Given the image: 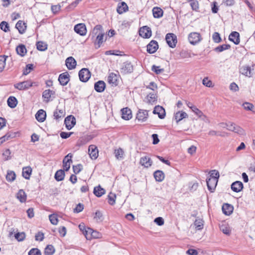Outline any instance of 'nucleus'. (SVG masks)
<instances>
[{"instance_id": "f257e3e1", "label": "nucleus", "mask_w": 255, "mask_h": 255, "mask_svg": "<svg viewBox=\"0 0 255 255\" xmlns=\"http://www.w3.org/2000/svg\"><path fill=\"white\" fill-rule=\"evenodd\" d=\"M90 36L92 39L95 38L94 40L95 45L98 46L97 48H99L104 41L105 33L103 27L101 25H96L92 31Z\"/></svg>"}, {"instance_id": "f03ea898", "label": "nucleus", "mask_w": 255, "mask_h": 255, "mask_svg": "<svg viewBox=\"0 0 255 255\" xmlns=\"http://www.w3.org/2000/svg\"><path fill=\"white\" fill-rule=\"evenodd\" d=\"M91 72L87 68H82L79 72L80 80L82 82H86L91 77Z\"/></svg>"}, {"instance_id": "7ed1b4c3", "label": "nucleus", "mask_w": 255, "mask_h": 255, "mask_svg": "<svg viewBox=\"0 0 255 255\" xmlns=\"http://www.w3.org/2000/svg\"><path fill=\"white\" fill-rule=\"evenodd\" d=\"M165 39L167 43L170 47L174 48L177 42V37L172 33H169L166 35Z\"/></svg>"}, {"instance_id": "20e7f679", "label": "nucleus", "mask_w": 255, "mask_h": 255, "mask_svg": "<svg viewBox=\"0 0 255 255\" xmlns=\"http://www.w3.org/2000/svg\"><path fill=\"white\" fill-rule=\"evenodd\" d=\"M201 39L202 37L199 33L194 32H191L189 34L188 40L189 42L192 45L198 43Z\"/></svg>"}, {"instance_id": "39448f33", "label": "nucleus", "mask_w": 255, "mask_h": 255, "mask_svg": "<svg viewBox=\"0 0 255 255\" xmlns=\"http://www.w3.org/2000/svg\"><path fill=\"white\" fill-rule=\"evenodd\" d=\"M32 86V82L31 81H25L15 84L14 87L19 90H25L29 89Z\"/></svg>"}, {"instance_id": "423d86ee", "label": "nucleus", "mask_w": 255, "mask_h": 255, "mask_svg": "<svg viewBox=\"0 0 255 255\" xmlns=\"http://www.w3.org/2000/svg\"><path fill=\"white\" fill-rule=\"evenodd\" d=\"M73 154L71 153H68L65 156L63 160V167L64 171H68L70 168L71 163L72 162V158Z\"/></svg>"}, {"instance_id": "0eeeda50", "label": "nucleus", "mask_w": 255, "mask_h": 255, "mask_svg": "<svg viewBox=\"0 0 255 255\" xmlns=\"http://www.w3.org/2000/svg\"><path fill=\"white\" fill-rule=\"evenodd\" d=\"M120 71L123 74L130 73L133 71V66L130 62H126L122 64Z\"/></svg>"}, {"instance_id": "6e6552de", "label": "nucleus", "mask_w": 255, "mask_h": 255, "mask_svg": "<svg viewBox=\"0 0 255 255\" xmlns=\"http://www.w3.org/2000/svg\"><path fill=\"white\" fill-rule=\"evenodd\" d=\"M64 123L66 128L70 130L75 125L76 119L72 115L68 116L65 118Z\"/></svg>"}, {"instance_id": "1a4fd4ad", "label": "nucleus", "mask_w": 255, "mask_h": 255, "mask_svg": "<svg viewBox=\"0 0 255 255\" xmlns=\"http://www.w3.org/2000/svg\"><path fill=\"white\" fill-rule=\"evenodd\" d=\"M151 33L150 28L147 26H143L139 30V35L144 38H149L151 36Z\"/></svg>"}, {"instance_id": "9d476101", "label": "nucleus", "mask_w": 255, "mask_h": 255, "mask_svg": "<svg viewBox=\"0 0 255 255\" xmlns=\"http://www.w3.org/2000/svg\"><path fill=\"white\" fill-rule=\"evenodd\" d=\"M158 48V44L155 40H151L147 45V51L150 54L155 53Z\"/></svg>"}, {"instance_id": "9b49d317", "label": "nucleus", "mask_w": 255, "mask_h": 255, "mask_svg": "<svg viewBox=\"0 0 255 255\" xmlns=\"http://www.w3.org/2000/svg\"><path fill=\"white\" fill-rule=\"evenodd\" d=\"M218 180L209 177L206 179L207 185L208 190L211 192H213L217 185Z\"/></svg>"}, {"instance_id": "f8f14e48", "label": "nucleus", "mask_w": 255, "mask_h": 255, "mask_svg": "<svg viewBox=\"0 0 255 255\" xmlns=\"http://www.w3.org/2000/svg\"><path fill=\"white\" fill-rule=\"evenodd\" d=\"M75 31L80 35H85L87 33V29L84 23H79L74 26Z\"/></svg>"}, {"instance_id": "ddd939ff", "label": "nucleus", "mask_w": 255, "mask_h": 255, "mask_svg": "<svg viewBox=\"0 0 255 255\" xmlns=\"http://www.w3.org/2000/svg\"><path fill=\"white\" fill-rule=\"evenodd\" d=\"M58 81L62 86L66 85L70 81V75L67 72L63 73L59 75Z\"/></svg>"}, {"instance_id": "4468645a", "label": "nucleus", "mask_w": 255, "mask_h": 255, "mask_svg": "<svg viewBox=\"0 0 255 255\" xmlns=\"http://www.w3.org/2000/svg\"><path fill=\"white\" fill-rule=\"evenodd\" d=\"M240 72L242 75L251 77L253 76V72L251 68L248 65H243L240 67Z\"/></svg>"}, {"instance_id": "2eb2a0df", "label": "nucleus", "mask_w": 255, "mask_h": 255, "mask_svg": "<svg viewBox=\"0 0 255 255\" xmlns=\"http://www.w3.org/2000/svg\"><path fill=\"white\" fill-rule=\"evenodd\" d=\"M89 154L92 159H96L98 156V150L96 145L92 144L89 146Z\"/></svg>"}, {"instance_id": "dca6fc26", "label": "nucleus", "mask_w": 255, "mask_h": 255, "mask_svg": "<svg viewBox=\"0 0 255 255\" xmlns=\"http://www.w3.org/2000/svg\"><path fill=\"white\" fill-rule=\"evenodd\" d=\"M154 114H157L159 118L163 119L165 117V111L164 108L160 106H157L153 111Z\"/></svg>"}, {"instance_id": "f3484780", "label": "nucleus", "mask_w": 255, "mask_h": 255, "mask_svg": "<svg viewBox=\"0 0 255 255\" xmlns=\"http://www.w3.org/2000/svg\"><path fill=\"white\" fill-rule=\"evenodd\" d=\"M148 116L147 111L139 110L136 114V119L139 121L144 122L146 121Z\"/></svg>"}, {"instance_id": "a211bd4d", "label": "nucleus", "mask_w": 255, "mask_h": 255, "mask_svg": "<svg viewBox=\"0 0 255 255\" xmlns=\"http://www.w3.org/2000/svg\"><path fill=\"white\" fill-rule=\"evenodd\" d=\"M76 64V61L73 57H69L66 59L65 64L69 70L74 69Z\"/></svg>"}, {"instance_id": "6ab92c4d", "label": "nucleus", "mask_w": 255, "mask_h": 255, "mask_svg": "<svg viewBox=\"0 0 255 255\" xmlns=\"http://www.w3.org/2000/svg\"><path fill=\"white\" fill-rule=\"evenodd\" d=\"M229 39L233 42L234 44L238 45L240 43V34L236 31L232 32L229 36Z\"/></svg>"}, {"instance_id": "aec40b11", "label": "nucleus", "mask_w": 255, "mask_h": 255, "mask_svg": "<svg viewBox=\"0 0 255 255\" xmlns=\"http://www.w3.org/2000/svg\"><path fill=\"white\" fill-rule=\"evenodd\" d=\"M152 163L151 159L148 156L142 157L140 159V164L144 167L148 168L150 167Z\"/></svg>"}, {"instance_id": "412c9836", "label": "nucleus", "mask_w": 255, "mask_h": 255, "mask_svg": "<svg viewBox=\"0 0 255 255\" xmlns=\"http://www.w3.org/2000/svg\"><path fill=\"white\" fill-rule=\"evenodd\" d=\"M106 88V84L103 81H99L94 85L95 90L99 93L103 92Z\"/></svg>"}, {"instance_id": "4be33fe9", "label": "nucleus", "mask_w": 255, "mask_h": 255, "mask_svg": "<svg viewBox=\"0 0 255 255\" xmlns=\"http://www.w3.org/2000/svg\"><path fill=\"white\" fill-rule=\"evenodd\" d=\"M15 27L17 29L19 33L23 34L25 32L26 29V25L24 21L22 20H19L16 23Z\"/></svg>"}, {"instance_id": "5701e85b", "label": "nucleus", "mask_w": 255, "mask_h": 255, "mask_svg": "<svg viewBox=\"0 0 255 255\" xmlns=\"http://www.w3.org/2000/svg\"><path fill=\"white\" fill-rule=\"evenodd\" d=\"M243 188V184L241 181H235L231 185V189L236 192H239Z\"/></svg>"}, {"instance_id": "b1692460", "label": "nucleus", "mask_w": 255, "mask_h": 255, "mask_svg": "<svg viewBox=\"0 0 255 255\" xmlns=\"http://www.w3.org/2000/svg\"><path fill=\"white\" fill-rule=\"evenodd\" d=\"M46 117V112L43 110H39L35 115L36 119L39 122H43Z\"/></svg>"}, {"instance_id": "393cba45", "label": "nucleus", "mask_w": 255, "mask_h": 255, "mask_svg": "<svg viewBox=\"0 0 255 255\" xmlns=\"http://www.w3.org/2000/svg\"><path fill=\"white\" fill-rule=\"evenodd\" d=\"M55 92L51 90H45L42 93V97L44 99V101L48 103L50 101L51 96L54 94Z\"/></svg>"}, {"instance_id": "a878e982", "label": "nucleus", "mask_w": 255, "mask_h": 255, "mask_svg": "<svg viewBox=\"0 0 255 255\" xmlns=\"http://www.w3.org/2000/svg\"><path fill=\"white\" fill-rule=\"evenodd\" d=\"M222 211L226 215H231L233 211V207L230 204L225 203L222 206Z\"/></svg>"}, {"instance_id": "bb28decb", "label": "nucleus", "mask_w": 255, "mask_h": 255, "mask_svg": "<svg viewBox=\"0 0 255 255\" xmlns=\"http://www.w3.org/2000/svg\"><path fill=\"white\" fill-rule=\"evenodd\" d=\"M122 118L124 120H128L132 118V114L131 110L128 108H123L122 110Z\"/></svg>"}, {"instance_id": "cd10ccee", "label": "nucleus", "mask_w": 255, "mask_h": 255, "mask_svg": "<svg viewBox=\"0 0 255 255\" xmlns=\"http://www.w3.org/2000/svg\"><path fill=\"white\" fill-rule=\"evenodd\" d=\"M128 10V6L125 2L120 3L117 7V11L119 14H122Z\"/></svg>"}, {"instance_id": "c85d7f7f", "label": "nucleus", "mask_w": 255, "mask_h": 255, "mask_svg": "<svg viewBox=\"0 0 255 255\" xmlns=\"http://www.w3.org/2000/svg\"><path fill=\"white\" fill-rule=\"evenodd\" d=\"M154 177L156 181L161 182L164 179V173L161 170H156L154 173Z\"/></svg>"}, {"instance_id": "c756f323", "label": "nucleus", "mask_w": 255, "mask_h": 255, "mask_svg": "<svg viewBox=\"0 0 255 255\" xmlns=\"http://www.w3.org/2000/svg\"><path fill=\"white\" fill-rule=\"evenodd\" d=\"M32 173V168L30 166L24 167L22 168V176L26 179H29Z\"/></svg>"}, {"instance_id": "7c9ffc66", "label": "nucleus", "mask_w": 255, "mask_h": 255, "mask_svg": "<svg viewBox=\"0 0 255 255\" xmlns=\"http://www.w3.org/2000/svg\"><path fill=\"white\" fill-rule=\"evenodd\" d=\"M16 51L17 54L23 57L26 53L27 50L24 45L20 44L16 47Z\"/></svg>"}, {"instance_id": "2f4dec72", "label": "nucleus", "mask_w": 255, "mask_h": 255, "mask_svg": "<svg viewBox=\"0 0 255 255\" xmlns=\"http://www.w3.org/2000/svg\"><path fill=\"white\" fill-rule=\"evenodd\" d=\"M152 13L154 17L158 18L162 16L163 11L159 7H154L152 9Z\"/></svg>"}, {"instance_id": "473e14b6", "label": "nucleus", "mask_w": 255, "mask_h": 255, "mask_svg": "<svg viewBox=\"0 0 255 255\" xmlns=\"http://www.w3.org/2000/svg\"><path fill=\"white\" fill-rule=\"evenodd\" d=\"M187 114L183 111L178 112L174 115L175 120L177 123L184 118H187Z\"/></svg>"}, {"instance_id": "72a5a7b5", "label": "nucleus", "mask_w": 255, "mask_h": 255, "mask_svg": "<svg viewBox=\"0 0 255 255\" xmlns=\"http://www.w3.org/2000/svg\"><path fill=\"white\" fill-rule=\"evenodd\" d=\"M105 190L100 185L95 187L93 191L94 194L98 197H101L103 195L105 194Z\"/></svg>"}, {"instance_id": "f704fd0d", "label": "nucleus", "mask_w": 255, "mask_h": 255, "mask_svg": "<svg viewBox=\"0 0 255 255\" xmlns=\"http://www.w3.org/2000/svg\"><path fill=\"white\" fill-rule=\"evenodd\" d=\"M65 174L63 170L60 169L56 171L55 174V179L57 181H62L64 179Z\"/></svg>"}, {"instance_id": "c9c22d12", "label": "nucleus", "mask_w": 255, "mask_h": 255, "mask_svg": "<svg viewBox=\"0 0 255 255\" xmlns=\"http://www.w3.org/2000/svg\"><path fill=\"white\" fill-rule=\"evenodd\" d=\"M108 82L115 86L118 85V76L117 74L111 73L108 77Z\"/></svg>"}, {"instance_id": "e433bc0d", "label": "nucleus", "mask_w": 255, "mask_h": 255, "mask_svg": "<svg viewBox=\"0 0 255 255\" xmlns=\"http://www.w3.org/2000/svg\"><path fill=\"white\" fill-rule=\"evenodd\" d=\"M16 197L20 202L23 203L26 201V194L23 190L21 189L17 193Z\"/></svg>"}, {"instance_id": "4c0bfd02", "label": "nucleus", "mask_w": 255, "mask_h": 255, "mask_svg": "<svg viewBox=\"0 0 255 255\" xmlns=\"http://www.w3.org/2000/svg\"><path fill=\"white\" fill-rule=\"evenodd\" d=\"M8 106L11 108H14L17 104V100L13 96L9 97L7 101Z\"/></svg>"}, {"instance_id": "58836bf2", "label": "nucleus", "mask_w": 255, "mask_h": 255, "mask_svg": "<svg viewBox=\"0 0 255 255\" xmlns=\"http://www.w3.org/2000/svg\"><path fill=\"white\" fill-rule=\"evenodd\" d=\"M146 99L147 103L149 104H153L154 102H155L157 100V96L154 91L152 93H149L147 95Z\"/></svg>"}, {"instance_id": "ea45409f", "label": "nucleus", "mask_w": 255, "mask_h": 255, "mask_svg": "<svg viewBox=\"0 0 255 255\" xmlns=\"http://www.w3.org/2000/svg\"><path fill=\"white\" fill-rule=\"evenodd\" d=\"M220 230L225 234L230 235L231 233V230L227 224H222L220 226Z\"/></svg>"}, {"instance_id": "a19ab883", "label": "nucleus", "mask_w": 255, "mask_h": 255, "mask_svg": "<svg viewBox=\"0 0 255 255\" xmlns=\"http://www.w3.org/2000/svg\"><path fill=\"white\" fill-rule=\"evenodd\" d=\"M55 252V249L52 245H49L45 249L44 254L45 255H52Z\"/></svg>"}, {"instance_id": "79ce46f5", "label": "nucleus", "mask_w": 255, "mask_h": 255, "mask_svg": "<svg viewBox=\"0 0 255 255\" xmlns=\"http://www.w3.org/2000/svg\"><path fill=\"white\" fill-rule=\"evenodd\" d=\"M194 224L195 227V228L198 230H200L202 229L203 228V221L202 219H196Z\"/></svg>"}, {"instance_id": "37998d69", "label": "nucleus", "mask_w": 255, "mask_h": 255, "mask_svg": "<svg viewBox=\"0 0 255 255\" xmlns=\"http://www.w3.org/2000/svg\"><path fill=\"white\" fill-rule=\"evenodd\" d=\"M230 48L231 46L229 44H223L216 47L215 50L217 52H221L225 50L229 49Z\"/></svg>"}, {"instance_id": "c03bdc74", "label": "nucleus", "mask_w": 255, "mask_h": 255, "mask_svg": "<svg viewBox=\"0 0 255 255\" xmlns=\"http://www.w3.org/2000/svg\"><path fill=\"white\" fill-rule=\"evenodd\" d=\"M8 56L5 55H0V72L4 69L5 65V61Z\"/></svg>"}, {"instance_id": "a18cd8bd", "label": "nucleus", "mask_w": 255, "mask_h": 255, "mask_svg": "<svg viewBox=\"0 0 255 255\" xmlns=\"http://www.w3.org/2000/svg\"><path fill=\"white\" fill-rule=\"evenodd\" d=\"M36 46H37V49L38 50L41 51H45L47 48V45L45 43H44L42 41L37 42L36 43Z\"/></svg>"}, {"instance_id": "49530a36", "label": "nucleus", "mask_w": 255, "mask_h": 255, "mask_svg": "<svg viewBox=\"0 0 255 255\" xmlns=\"http://www.w3.org/2000/svg\"><path fill=\"white\" fill-rule=\"evenodd\" d=\"M65 113L62 110L56 109L54 112V116L56 120L63 117Z\"/></svg>"}, {"instance_id": "de8ad7c7", "label": "nucleus", "mask_w": 255, "mask_h": 255, "mask_svg": "<svg viewBox=\"0 0 255 255\" xmlns=\"http://www.w3.org/2000/svg\"><path fill=\"white\" fill-rule=\"evenodd\" d=\"M124 153V152L121 148H119L115 151V156L117 159H123Z\"/></svg>"}, {"instance_id": "09e8293b", "label": "nucleus", "mask_w": 255, "mask_h": 255, "mask_svg": "<svg viewBox=\"0 0 255 255\" xmlns=\"http://www.w3.org/2000/svg\"><path fill=\"white\" fill-rule=\"evenodd\" d=\"M6 179L8 181L12 182L15 179V174L14 172L12 171H9L7 172L6 176Z\"/></svg>"}, {"instance_id": "8fccbe9b", "label": "nucleus", "mask_w": 255, "mask_h": 255, "mask_svg": "<svg viewBox=\"0 0 255 255\" xmlns=\"http://www.w3.org/2000/svg\"><path fill=\"white\" fill-rule=\"evenodd\" d=\"M108 203L111 205H113L115 203L116 198V195L115 194L110 193L108 196Z\"/></svg>"}, {"instance_id": "3c124183", "label": "nucleus", "mask_w": 255, "mask_h": 255, "mask_svg": "<svg viewBox=\"0 0 255 255\" xmlns=\"http://www.w3.org/2000/svg\"><path fill=\"white\" fill-rule=\"evenodd\" d=\"M49 219L51 223L54 225L58 224V220L56 214H53L49 216Z\"/></svg>"}, {"instance_id": "603ef678", "label": "nucleus", "mask_w": 255, "mask_h": 255, "mask_svg": "<svg viewBox=\"0 0 255 255\" xmlns=\"http://www.w3.org/2000/svg\"><path fill=\"white\" fill-rule=\"evenodd\" d=\"M15 238L19 242L22 241L25 238V234L24 232L17 233L15 234Z\"/></svg>"}, {"instance_id": "864d4df0", "label": "nucleus", "mask_w": 255, "mask_h": 255, "mask_svg": "<svg viewBox=\"0 0 255 255\" xmlns=\"http://www.w3.org/2000/svg\"><path fill=\"white\" fill-rule=\"evenodd\" d=\"M0 27L1 29L4 32L9 31L8 24L5 21H2L0 24Z\"/></svg>"}, {"instance_id": "5fc2aeb1", "label": "nucleus", "mask_w": 255, "mask_h": 255, "mask_svg": "<svg viewBox=\"0 0 255 255\" xmlns=\"http://www.w3.org/2000/svg\"><path fill=\"white\" fill-rule=\"evenodd\" d=\"M73 169L74 173L75 174H77L83 169V166L81 164H77V165H73Z\"/></svg>"}, {"instance_id": "6e6d98bb", "label": "nucleus", "mask_w": 255, "mask_h": 255, "mask_svg": "<svg viewBox=\"0 0 255 255\" xmlns=\"http://www.w3.org/2000/svg\"><path fill=\"white\" fill-rule=\"evenodd\" d=\"M219 176H220L219 172L217 170H211L210 178H212L214 179H216V180H218Z\"/></svg>"}, {"instance_id": "4d7b16f0", "label": "nucleus", "mask_w": 255, "mask_h": 255, "mask_svg": "<svg viewBox=\"0 0 255 255\" xmlns=\"http://www.w3.org/2000/svg\"><path fill=\"white\" fill-rule=\"evenodd\" d=\"M151 70L156 74H159L164 71V69L160 68V66H157L155 65H153L152 66Z\"/></svg>"}, {"instance_id": "13d9d810", "label": "nucleus", "mask_w": 255, "mask_h": 255, "mask_svg": "<svg viewBox=\"0 0 255 255\" xmlns=\"http://www.w3.org/2000/svg\"><path fill=\"white\" fill-rule=\"evenodd\" d=\"M28 255H41V253L37 248H33L29 251Z\"/></svg>"}, {"instance_id": "bf43d9fd", "label": "nucleus", "mask_w": 255, "mask_h": 255, "mask_svg": "<svg viewBox=\"0 0 255 255\" xmlns=\"http://www.w3.org/2000/svg\"><path fill=\"white\" fill-rule=\"evenodd\" d=\"M212 38L213 41L216 43H219L221 41L220 34L217 32H215L213 33Z\"/></svg>"}, {"instance_id": "052dcab7", "label": "nucleus", "mask_w": 255, "mask_h": 255, "mask_svg": "<svg viewBox=\"0 0 255 255\" xmlns=\"http://www.w3.org/2000/svg\"><path fill=\"white\" fill-rule=\"evenodd\" d=\"M243 106L245 110L248 111H252L254 108L253 104L248 102L243 103Z\"/></svg>"}, {"instance_id": "680f3d73", "label": "nucleus", "mask_w": 255, "mask_h": 255, "mask_svg": "<svg viewBox=\"0 0 255 255\" xmlns=\"http://www.w3.org/2000/svg\"><path fill=\"white\" fill-rule=\"evenodd\" d=\"M94 219L97 221H102L103 220L102 213L100 211H97L95 213Z\"/></svg>"}, {"instance_id": "e2e57ef3", "label": "nucleus", "mask_w": 255, "mask_h": 255, "mask_svg": "<svg viewBox=\"0 0 255 255\" xmlns=\"http://www.w3.org/2000/svg\"><path fill=\"white\" fill-rule=\"evenodd\" d=\"M190 5L192 9L194 10H197L199 8L198 2L196 0H191V1L190 2Z\"/></svg>"}, {"instance_id": "0e129e2a", "label": "nucleus", "mask_w": 255, "mask_h": 255, "mask_svg": "<svg viewBox=\"0 0 255 255\" xmlns=\"http://www.w3.org/2000/svg\"><path fill=\"white\" fill-rule=\"evenodd\" d=\"M33 68V66L32 64H27L26 65V67L25 69L24 70L23 74L24 75H27L30 73V71L32 70Z\"/></svg>"}, {"instance_id": "69168bd1", "label": "nucleus", "mask_w": 255, "mask_h": 255, "mask_svg": "<svg viewBox=\"0 0 255 255\" xmlns=\"http://www.w3.org/2000/svg\"><path fill=\"white\" fill-rule=\"evenodd\" d=\"M79 228L80 230V231L83 232V233L84 234V235L85 236L86 238H87L88 231L86 230L84 224L81 223V224H79Z\"/></svg>"}, {"instance_id": "338daca9", "label": "nucleus", "mask_w": 255, "mask_h": 255, "mask_svg": "<svg viewBox=\"0 0 255 255\" xmlns=\"http://www.w3.org/2000/svg\"><path fill=\"white\" fill-rule=\"evenodd\" d=\"M192 110L199 117L204 116L203 113L195 106H192Z\"/></svg>"}, {"instance_id": "774afa93", "label": "nucleus", "mask_w": 255, "mask_h": 255, "mask_svg": "<svg viewBox=\"0 0 255 255\" xmlns=\"http://www.w3.org/2000/svg\"><path fill=\"white\" fill-rule=\"evenodd\" d=\"M146 88L150 89V90H152L153 91H154L155 90H156L157 89V87L156 84L154 82H151L149 83V85L146 86Z\"/></svg>"}]
</instances>
